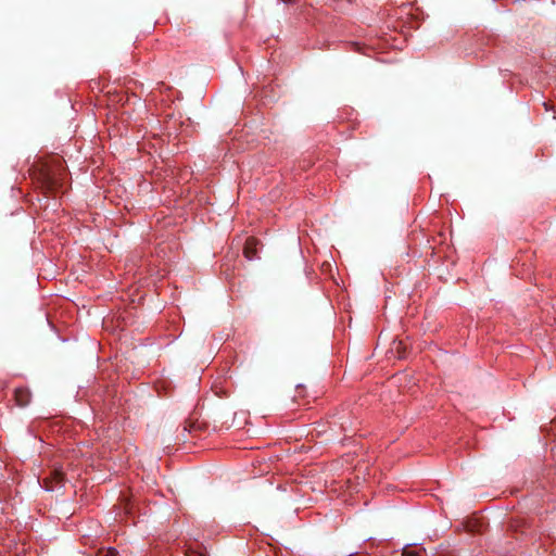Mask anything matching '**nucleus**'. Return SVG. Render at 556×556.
<instances>
[{
	"label": "nucleus",
	"instance_id": "nucleus-1",
	"mask_svg": "<svg viewBox=\"0 0 556 556\" xmlns=\"http://www.w3.org/2000/svg\"><path fill=\"white\" fill-rule=\"evenodd\" d=\"M258 240L250 237L247 239L243 248L244 257L249 261L258 258Z\"/></svg>",
	"mask_w": 556,
	"mask_h": 556
},
{
	"label": "nucleus",
	"instance_id": "nucleus-2",
	"mask_svg": "<svg viewBox=\"0 0 556 556\" xmlns=\"http://www.w3.org/2000/svg\"><path fill=\"white\" fill-rule=\"evenodd\" d=\"M14 399L18 406L25 407L31 401V393L26 387H18L14 391Z\"/></svg>",
	"mask_w": 556,
	"mask_h": 556
},
{
	"label": "nucleus",
	"instance_id": "nucleus-3",
	"mask_svg": "<svg viewBox=\"0 0 556 556\" xmlns=\"http://www.w3.org/2000/svg\"><path fill=\"white\" fill-rule=\"evenodd\" d=\"M45 184L49 190H56L59 187H61V182L59 178L51 175L49 172L43 174Z\"/></svg>",
	"mask_w": 556,
	"mask_h": 556
},
{
	"label": "nucleus",
	"instance_id": "nucleus-4",
	"mask_svg": "<svg viewBox=\"0 0 556 556\" xmlns=\"http://www.w3.org/2000/svg\"><path fill=\"white\" fill-rule=\"evenodd\" d=\"M51 478L52 480L55 482V483H61L64 481L65 479V473L63 471V469L60 467V468H54L52 471H51Z\"/></svg>",
	"mask_w": 556,
	"mask_h": 556
},
{
	"label": "nucleus",
	"instance_id": "nucleus-5",
	"mask_svg": "<svg viewBox=\"0 0 556 556\" xmlns=\"http://www.w3.org/2000/svg\"><path fill=\"white\" fill-rule=\"evenodd\" d=\"M543 106L545 108L546 111H553L554 115H553V118L556 119V109L551 105L548 102H543Z\"/></svg>",
	"mask_w": 556,
	"mask_h": 556
},
{
	"label": "nucleus",
	"instance_id": "nucleus-6",
	"mask_svg": "<svg viewBox=\"0 0 556 556\" xmlns=\"http://www.w3.org/2000/svg\"><path fill=\"white\" fill-rule=\"evenodd\" d=\"M105 556H117V551L115 548H110Z\"/></svg>",
	"mask_w": 556,
	"mask_h": 556
},
{
	"label": "nucleus",
	"instance_id": "nucleus-7",
	"mask_svg": "<svg viewBox=\"0 0 556 556\" xmlns=\"http://www.w3.org/2000/svg\"><path fill=\"white\" fill-rule=\"evenodd\" d=\"M408 555H409V556H419V555H418V553H415V552H414V553H410V554H408Z\"/></svg>",
	"mask_w": 556,
	"mask_h": 556
}]
</instances>
